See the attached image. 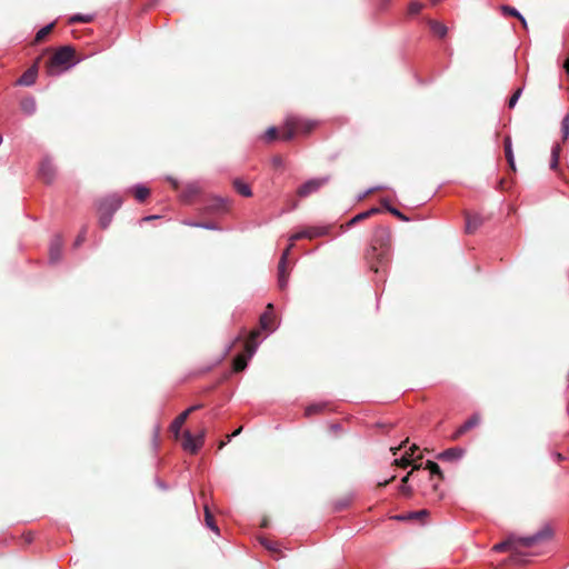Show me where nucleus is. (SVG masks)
Here are the masks:
<instances>
[{"instance_id":"1","label":"nucleus","mask_w":569,"mask_h":569,"mask_svg":"<svg viewBox=\"0 0 569 569\" xmlns=\"http://www.w3.org/2000/svg\"><path fill=\"white\" fill-rule=\"evenodd\" d=\"M367 260L372 271L385 272L391 261V234L387 228L378 227L373 232Z\"/></svg>"},{"instance_id":"2","label":"nucleus","mask_w":569,"mask_h":569,"mask_svg":"<svg viewBox=\"0 0 569 569\" xmlns=\"http://www.w3.org/2000/svg\"><path fill=\"white\" fill-rule=\"evenodd\" d=\"M553 535L552 528L550 525H543L537 532L526 537H516L509 536L506 540L496 543L492 547V550L496 552H502L507 550L512 551L511 561L517 565H522L526 562L522 555L517 551V545H521L525 547H532L535 545L548 541L551 539Z\"/></svg>"},{"instance_id":"3","label":"nucleus","mask_w":569,"mask_h":569,"mask_svg":"<svg viewBox=\"0 0 569 569\" xmlns=\"http://www.w3.org/2000/svg\"><path fill=\"white\" fill-rule=\"evenodd\" d=\"M329 231H330V226H312V227H307V228L302 229L301 231L296 232L289 237V244L283 250V252L280 257V260H279V264H278V286L281 290H284L288 286L289 274L287 272V262H288L289 253L295 246V242L298 240H301V239H310L311 240L315 238H320V237L327 236L329 233Z\"/></svg>"},{"instance_id":"4","label":"nucleus","mask_w":569,"mask_h":569,"mask_svg":"<svg viewBox=\"0 0 569 569\" xmlns=\"http://www.w3.org/2000/svg\"><path fill=\"white\" fill-rule=\"evenodd\" d=\"M76 64L74 49L64 46L58 49L47 64L49 76H59L62 71L69 70Z\"/></svg>"},{"instance_id":"5","label":"nucleus","mask_w":569,"mask_h":569,"mask_svg":"<svg viewBox=\"0 0 569 569\" xmlns=\"http://www.w3.org/2000/svg\"><path fill=\"white\" fill-rule=\"evenodd\" d=\"M418 446L416 445H412L409 450H407L402 456L401 458L399 459H395V465H397L398 467H402V468H406L408 466H411L412 465V470L409 471L402 479H401V483L399 486V490L400 492L403 495V496H407L409 497L412 492V489L411 487L408 485V481H409V478L410 476L412 475L413 470H419L421 468V463H413L416 460H420L422 459V456L419 455V456H415L416 451L418 450Z\"/></svg>"},{"instance_id":"6","label":"nucleus","mask_w":569,"mask_h":569,"mask_svg":"<svg viewBox=\"0 0 569 569\" xmlns=\"http://www.w3.org/2000/svg\"><path fill=\"white\" fill-rule=\"evenodd\" d=\"M316 126L317 121L303 119L298 116H288L284 121V130L282 131L281 139L289 141L297 133L311 132Z\"/></svg>"},{"instance_id":"7","label":"nucleus","mask_w":569,"mask_h":569,"mask_svg":"<svg viewBox=\"0 0 569 569\" xmlns=\"http://www.w3.org/2000/svg\"><path fill=\"white\" fill-rule=\"evenodd\" d=\"M122 199L119 194L113 193L107 196L98 202L99 211V224L102 229H107L111 221L114 212L121 207Z\"/></svg>"},{"instance_id":"8","label":"nucleus","mask_w":569,"mask_h":569,"mask_svg":"<svg viewBox=\"0 0 569 569\" xmlns=\"http://www.w3.org/2000/svg\"><path fill=\"white\" fill-rule=\"evenodd\" d=\"M206 430L202 429L197 436H193L189 430L183 433L182 447L184 450L197 453L204 443Z\"/></svg>"},{"instance_id":"9","label":"nucleus","mask_w":569,"mask_h":569,"mask_svg":"<svg viewBox=\"0 0 569 569\" xmlns=\"http://www.w3.org/2000/svg\"><path fill=\"white\" fill-rule=\"evenodd\" d=\"M328 181H329L328 177L310 179L299 187L298 196L301 198L308 197L311 193L318 191Z\"/></svg>"},{"instance_id":"10","label":"nucleus","mask_w":569,"mask_h":569,"mask_svg":"<svg viewBox=\"0 0 569 569\" xmlns=\"http://www.w3.org/2000/svg\"><path fill=\"white\" fill-rule=\"evenodd\" d=\"M229 200L220 197H213L204 207V211L210 214H222L228 210Z\"/></svg>"},{"instance_id":"11","label":"nucleus","mask_w":569,"mask_h":569,"mask_svg":"<svg viewBox=\"0 0 569 569\" xmlns=\"http://www.w3.org/2000/svg\"><path fill=\"white\" fill-rule=\"evenodd\" d=\"M62 239L60 236H54L50 242L49 261L54 264L58 263L62 256Z\"/></svg>"},{"instance_id":"12","label":"nucleus","mask_w":569,"mask_h":569,"mask_svg":"<svg viewBox=\"0 0 569 569\" xmlns=\"http://www.w3.org/2000/svg\"><path fill=\"white\" fill-rule=\"evenodd\" d=\"M56 169L52 161L48 158H44L39 168L40 177L47 182L50 183L54 178Z\"/></svg>"},{"instance_id":"13","label":"nucleus","mask_w":569,"mask_h":569,"mask_svg":"<svg viewBox=\"0 0 569 569\" xmlns=\"http://www.w3.org/2000/svg\"><path fill=\"white\" fill-rule=\"evenodd\" d=\"M463 455H465V450L462 448L452 447V448L446 449L442 452H440L437 456V458L442 461L453 462V461L460 460L463 457Z\"/></svg>"},{"instance_id":"14","label":"nucleus","mask_w":569,"mask_h":569,"mask_svg":"<svg viewBox=\"0 0 569 569\" xmlns=\"http://www.w3.org/2000/svg\"><path fill=\"white\" fill-rule=\"evenodd\" d=\"M37 76H38V68L34 64L23 72V74L18 79L17 83L19 86H26V87L32 86L37 80Z\"/></svg>"},{"instance_id":"15","label":"nucleus","mask_w":569,"mask_h":569,"mask_svg":"<svg viewBox=\"0 0 569 569\" xmlns=\"http://www.w3.org/2000/svg\"><path fill=\"white\" fill-rule=\"evenodd\" d=\"M483 222V219L478 213H467L466 214V232L472 233L475 232Z\"/></svg>"},{"instance_id":"16","label":"nucleus","mask_w":569,"mask_h":569,"mask_svg":"<svg viewBox=\"0 0 569 569\" xmlns=\"http://www.w3.org/2000/svg\"><path fill=\"white\" fill-rule=\"evenodd\" d=\"M380 212V209L379 208H370L369 210H366V211H362L358 214H356L352 219H350L346 226H341L342 229H346V228H350L352 226H355L356 223L376 214V213H379Z\"/></svg>"},{"instance_id":"17","label":"nucleus","mask_w":569,"mask_h":569,"mask_svg":"<svg viewBox=\"0 0 569 569\" xmlns=\"http://www.w3.org/2000/svg\"><path fill=\"white\" fill-rule=\"evenodd\" d=\"M200 192L201 186L199 184V182H190L184 187L181 193V198L183 201L188 202L191 200V198L199 194Z\"/></svg>"},{"instance_id":"18","label":"nucleus","mask_w":569,"mask_h":569,"mask_svg":"<svg viewBox=\"0 0 569 569\" xmlns=\"http://www.w3.org/2000/svg\"><path fill=\"white\" fill-rule=\"evenodd\" d=\"M480 422V419L478 416H472L469 419H467L457 430L456 436H461L468 430L475 428Z\"/></svg>"},{"instance_id":"19","label":"nucleus","mask_w":569,"mask_h":569,"mask_svg":"<svg viewBox=\"0 0 569 569\" xmlns=\"http://www.w3.org/2000/svg\"><path fill=\"white\" fill-rule=\"evenodd\" d=\"M328 405H329V402H327V401L311 403L306 407L305 416L310 417V416L320 413L328 407Z\"/></svg>"},{"instance_id":"20","label":"nucleus","mask_w":569,"mask_h":569,"mask_svg":"<svg viewBox=\"0 0 569 569\" xmlns=\"http://www.w3.org/2000/svg\"><path fill=\"white\" fill-rule=\"evenodd\" d=\"M505 153H506V158H507V161H508L510 168L512 170H515L516 169L515 157H513V151H512L511 138L509 136H507L505 138Z\"/></svg>"},{"instance_id":"21","label":"nucleus","mask_w":569,"mask_h":569,"mask_svg":"<svg viewBox=\"0 0 569 569\" xmlns=\"http://www.w3.org/2000/svg\"><path fill=\"white\" fill-rule=\"evenodd\" d=\"M251 358H231V367L234 373L243 371L248 367V360Z\"/></svg>"},{"instance_id":"22","label":"nucleus","mask_w":569,"mask_h":569,"mask_svg":"<svg viewBox=\"0 0 569 569\" xmlns=\"http://www.w3.org/2000/svg\"><path fill=\"white\" fill-rule=\"evenodd\" d=\"M233 187H234L236 191L243 197H251V194H252V191H251V188L249 187V184L244 183L240 179H236L233 181Z\"/></svg>"},{"instance_id":"23","label":"nucleus","mask_w":569,"mask_h":569,"mask_svg":"<svg viewBox=\"0 0 569 569\" xmlns=\"http://www.w3.org/2000/svg\"><path fill=\"white\" fill-rule=\"evenodd\" d=\"M429 27H430L431 31L435 34H437L439 38L446 37L448 29L443 23H441L439 21L430 20Z\"/></svg>"},{"instance_id":"24","label":"nucleus","mask_w":569,"mask_h":569,"mask_svg":"<svg viewBox=\"0 0 569 569\" xmlns=\"http://www.w3.org/2000/svg\"><path fill=\"white\" fill-rule=\"evenodd\" d=\"M21 109L26 114H33L37 110L34 98L29 97L21 101Z\"/></svg>"},{"instance_id":"25","label":"nucleus","mask_w":569,"mask_h":569,"mask_svg":"<svg viewBox=\"0 0 569 569\" xmlns=\"http://www.w3.org/2000/svg\"><path fill=\"white\" fill-rule=\"evenodd\" d=\"M560 151H561V147L559 143H556L551 148V159H550V169L551 170H557L559 167Z\"/></svg>"},{"instance_id":"26","label":"nucleus","mask_w":569,"mask_h":569,"mask_svg":"<svg viewBox=\"0 0 569 569\" xmlns=\"http://www.w3.org/2000/svg\"><path fill=\"white\" fill-rule=\"evenodd\" d=\"M189 415L188 412L183 411L178 417L174 418V420L171 422V430L174 433H178L182 426L184 425L186 420L188 419Z\"/></svg>"},{"instance_id":"27","label":"nucleus","mask_w":569,"mask_h":569,"mask_svg":"<svg viewBox=\"0 0 569 569\" xmlns=\"http://www.w3.org/2000/svg\"><path fill=\"white\" fill-rule=\"evenodd\" d=\"M381 203L388 212H390L391 214H393L395 217L399 218L402 221H408V218L401 211H399L397 208L389 204L387 199H382Z\"/></svg>"},{"instance_id":"28","label":"nucleus","mask_w":569,"mask_h":569,"mask_svg":"<svg viewBox=\"0 0 569 569\" xmlns=\"http://www.w3.org/2000/svg\"><path fill=\"white\" fill-rule=\"evenodd\" d=\"M260 325L263 330L272 331L273 330V316L268 312H264L260 317Z\"/></svg>"},{"instance_id":"29","label":"nucleus","mask_w":569,"mask_h":569,"mask_svg":"<svg viewBox=\"0 0 569 569\" xmlns=\"http://www.w3.org/2000/svg\"><path fill=\"white\" fill-rule=\"evenodd\" d=\"M204 521H206V526L211 529L212 531H214L216 533L219 535V528L213 519V516L212 513L210 512L209 508L206 507L204 508Z\"/></svg>"},{"instance_id":"30","label":"nucleus","mask_w":569,"mask_h":569,"mask_svg":"<svg viewBox=\"0 0 569 569\" xmlns=\"http://www.w3.org/2000/svg\"><path fill=\"white\" fill-rule=\"evenodd\" d=\"M258 336L259 332H253L250 339L246 342V350L248 352V356H252L256 352L258 346Z\"/></svg>"},{"instance_id":"31","label":"nucleus","mask_w":569,"mask_h":569,"mask_svg":"<svg viewBox=\"0 0 569 569\" xmlns=\"http://www.w3.org/2000/svg\"><path fill=\"white\" fill-rule=\"evenodd\" d=\"M93 14L77 13L69 18V23H88L93 20Z\"/></svg>"},{"instance_id":"32","label":"nucleus","mask_w":569,"mask_h":569,"mask_svg":"<svg viewBox=\"0 0 569 569\" xmlns=\"http://www.w3.org/2000/svg\"><path fill=\"white\" fill-rule=\"evenodd\" d=\"M149 193H150L149 189L141 184H137L134 187V197L140 202L144 201L147 199V197L149 196Z\"/></svg>"},{"instance_id":"33","label":"nucleus","mask_w":569,"mask_h":569,"mask_svg":"<svg viewBox=\"0 0 569 569\" xmlns=\"http://www.w3.org/2000/svg\"><path fill=\"white\" fill-rule=\"evenodd\" d=\"M502 11L505 13L510 14V16L517 17L521 21L523 27L527 26V21H526L525 17L517 9H515L512 7H509V6H503L502 7Z\"/></svg>"},{"instance_id":"34","label":"nucleus","mask_w":569,"mask_h":569,"mask_svg":"<svg viewBox=\"0 0 569 569\" xmlns=\"http://www.w3.org/2000/svg\"><path fill=\"white\" fill-rule=\"evenodd\" d=\"M426 468L429 470L431 477H433V476L442 477V472H441V469L438 463L428 460L426 462Z\"/></svg>"},{"instance_id":"35","label":"nucleus","mask_w":569,"mask_h":569,"mask_svg":"<svg viewBox=\"0 0 569 569\" xmlns=\"http://www.w3.org/2000/svg\"><path fill=\"white\" fill-rule=\"evenodd\" d=\"M53 28V23H49L44 27H42L36 34V41H41L42 39H44L49 32L52 30Z\"/></svg>"},{"instance_id":"36","label":"nucleus","mask_w":569,"mask_h":569,"mask_svg":"<svg viewBox=\"0 0 569 569\" xmlns=\"http://www.w3.org/2000/svg\"><path fill=\"white\" fill-rule=\"evenodd\" d=\"M423 6L422 3L418 1H412L408 6V13L411 16L418 14L422 10Z\"/></svg>"},{"instance_id":"37","label":"nucleus","mask_w":569,"mask_h":569,"mask_svg":"<svg viewBox=\"0 0 569 569\" xmlns=\"http://www.w3.org/2000/svg\"><path fill=\"white\" fill-rule=\"evenodd\" d=\"M521 93H522V89L521 88H519L518 90H516L513 92V94L510 97V99L508 101V107L509 108H513L517 104L519 98L521 97Z\"/></svg>"},{"instance_id":"38","label":"nucleus","mask_w":569,"mask_h":569,"mask_svg":"<svg viewBox=\"0 0 569 569\" xmlns=\"http://www.w3.org/2000/svg\"><path fill=\"white\" fill-rule=\"evenodd\" d=\"M277 132H278V130L276 127L268 128V130L264 133V139L267 141H272L273 139H276Z\"/></svg>"},{"instance_id":"39","label":"nucleus","mask_w":569,"mask_h":569,"mask_svg":"<svg viewBox=\"0 0 569 569\" xmlns=\"http://www.w3.org/2000/svg\"><path fill=\"white\" fill-rule=\"evenodd\" d=\"M87 230L82 229L74 240V246L79 247L86 240Z\"/></svg>"},{"instance_id":"40","label":"nucleus","mask_w":569,"mask_h":569,"mask_svg":"<svg viewBox=\"0 0 569 569\" xmlns=\"http://www.w3.org/2000/svg\"><path fill=\"white\" fill-rule=\"evenodd\" d=\"M199 228L206 230H219L220 228L213 222H200Z\"/></svg>"},{"instance_id":"41","label":"nucleus","mask_w":569,"mask_h":569,"mask_svg":"<svg viewBox=\"0 0 569 569\" xmlns=\"http://www.w3.org/2000/svg\"><path fill=\"white\" fill-rule=\"evenodd\" d=\"M261 543L268 549V550H276L274 542L269 541L268 539H262Z\"/></svg>"},{"instance_id":"42","label":"nucleus","mask_w":569,"mask_h":569,"mask_svg":"<svg viewBox=\"0 0 569 569\" xmlns=\"http://www.w3.org/2000/svg\"><path fill=\"white\" fill-rule=\"evenodd\" d=\"M426 515H427L426 510H420V511L411 512L408 516V518H418V517L426 516Z\"/></svg>"},{"instance_id":"43","label":"nucleus","mask_w":569,"mask_h":569,"mask_svg":"<svg viewBox=\"0 0 569 569\" xmlns=\"http://www.w3.org/2000/svg\"><path fill=\"white\" fill-rule=\"evenodd\" d=\"M202 408V405L201 403H198V405H193L191 407H189L187 410H184L186 412H188V415L192 413L193 411L198 410Z\"/></svg>"},{"instance_id":"44","label":"nucleus","mask_w":569,"mask_h":569,"mask_svg":"<svg viewBox=\"0 0 569 569\" xmlns=\"http://www.w3.org/2000/svg\"><path fill=\"white\" fill-rule=\"evenodd\" d=\"M272 163H273L274 167H281L283 161H282V159L280 157H274L272 159Z\"/></svg>"},{"instance_id":"45","label":"nucleus","mask_w":569,"mask_h":569,"mask_svg":"<svg viewBox=\"0 0 569 569\" xmlns=\"http://www.w3.org/2000/svg\"><path fill=\"white\" fill-rule=\"evenodd\" d=\"M407 442H408V440H405L403 442L400 443L399 447H397V448L391 447L390 450L392 451L393 455H397V451L402 449Z\"/></svg>"},{"instance_id":"46","label":"nucleus","mask_w":569,"mask_h":569,"mask_svg":"<svg viewBox=\"0 0 569 569\" xmlns=\"http://www.w3.org/2000/svg\"><path fill=\"white\" fill-rule=\"evenodd\" d=\"M562 139L566 140L569 137V128L561 127Z\"/></svg>"},{"instance_id":"47","label":"nucleus","mask_w":569,"mask_h":569,"mask_svg":"<svg viewBox=\"0 0 569 569\" xmlns=\"http://www.w3.org/2000/svg\"><path fill=\"white\" fill-rule=\"evenodd\" d=\"M561 127H566V128H569V114H567L562 121H561Z\"/></svg>"},{"instance_id":"48","label":"nucleus","mask_w":569,"mask_h":569,"mask_svg":"<svg viewBox=\"0 0 569 569\" xmlns=\"http://www.w3.org/2000/svg\"><path fill=\"white\" fill-rule=\"evenodd\" d=\"M379 189H381V187L370 188V189H368V190L363 193V196H362V197H366V196H368V194H370V193H372L373 191L379 190Z\"/></svg>"},{"instance_id":"49","label":"nucleus","mask_w":569,"mask_h":569,"mask_svg":"<svg viewBox=\"0 0 569 569\" xmlns=\"http://www.w3.org/2000/svg\"><path fill=\"white\" fill-rule=\"evenodd\" d=\"M184 224L187 226H190V227H196V228H199V224L200 222H194V221H186Z\"/></svg>"},{"instance_id":"50","label":"nucleus","mask_w":569,"mask_h":569,"mask_svg":"<svg viewBox=\"0 0 569 569\" xmlns=\"http://www.w3.org/2000/svg\"><path fill=\"white\" fill-rule=\"evenodd\" d=\"M153 219H158V216H147V217L142 218L141 221H149V220L153 221Z\"/></svg>"},{"instance_id":"51","label":"nucleus","mask_w":569,"mask_h":569,"mask_svg":"<svg viewBox=\"0 0 569 569\" xmlns=\"http://www.w3.org/2000/svg\"><path fill=\"white\" fill-rule=\"evenodd\" d=\"M393 479H395V476H392L389 480H385L383 482H379V486L385 487V486H387Z\"/></svg>"},{"instance_id":"52","label":"nucleus","mask_w":569,"mask_h":569,"mask_svg":"<svg viewBox=\"0 0 569 569\" xmlns=\"http://www.w3.org/2000/svg\"><path fill=\"white\" fill-rule=\"evenodd\" d=\"M241 429L236 430L232 435L228 436V441L231 440L232 437H236L240 433Z\"/></svg>"},{"instance_id":"53","label":"nucleus","mask_w":569,"mask_h":569,"mask_svg":"<svg viewBox=\"0 0 569 569\" xmlns=\"http://www.w3.org/2000/svg\"><path fill=\"white\" fill-rule=\"evenodd\" d=\"M346 506H347V503H346V502H341V503H339L336 508H337L338 510H340V509L345 508Z\"/></svg>"},{"instance_id":"54","label":"nucleus","mask_w":569,"mask_h":569,"mask_svg":"<svg viewBox=\"0 0 569 569\" xmlns=\"http://www.w3.org/2000/svg\"><path fill=\"white\" fill-rule=\"evenodd\" d=\"M565 68H566L567 72H568V74H569V58L565 62Z\"/></svg>"},{"instance_id":"55","label":"nucleus","mask_w":569,"mask_h":569,"mask_svg":"<svg viewBox=\"0 0 569 569\" xmlns=\"http://www.w3.org/2000/svg\"><path fill=\"white\" fill-rule=\"evenodd\" d=\"M171 181V183L173 184L174 188H178V182L174 180V179H169Z\"/></svg>"},{"instance_id":"56","label":"nucleus","mask_w":569,"mask_h":569,"mask_svg":"<svg viewBox=\"0 0 569 569\" xmlns=\"http://www.w3.org/2000/svg\"><path fill=\"white\" fill-rule=\"evenodd\" d=\"M331 429L332 430H339L340 429V425H331Z\"/></svg>"},{"instance_id":"57","label":"nucleus","mask_w":569,"mask_h":569,"mask_svg":"<svg viewBox=\"0 0 569 569\" xmlns=\"http://www.w3.org/2000/svg\"><path fill=\"white\" fill-rule=\"evenodd\" d=\"M556 458H557V460H558V461H561V460L563 459V457H562V455H561V453H557V455H556Z\"/></svg>"},{"instance_id":"58","label":"nucleus","mask_w":569,"mask_h":569,"mask_svg":"<svg viewBox=\"0 0 569 569\" xmlns=\"http://www.w3.org/2000/svg\"><path fill=\"white\" fill-rule=\"evenodd\" d=\"M158 486L162 489H167V486L164 483H162L161 481H158Z\"/></svg>"},{"instance_id":"59","label":"nucleus","mask_w":569,"mask_h":569,"mask_svg":"<svg viewBox=\"0 0 569 569\" xmlns=\"http://www.w3.org/2000/svg\"><path fill=\"white\" fill-rule=\"evenodd\" d=\"M108 209H110V204H107V206H106L104 211H107Z\"/></svg>"}]
</instances>
